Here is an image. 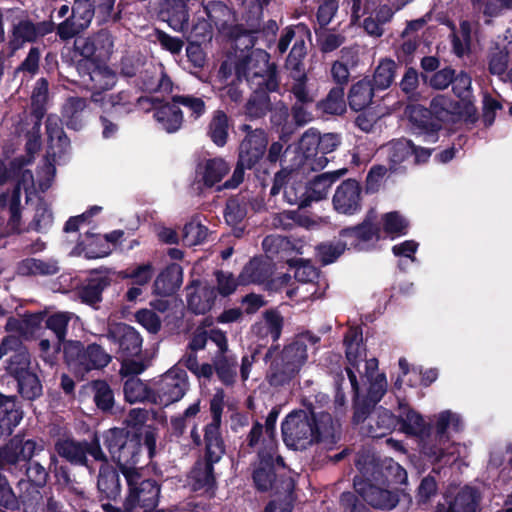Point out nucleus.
<instances>
[{"label": "nucleus", "mask_w": 512, "mask_h": 512, "mask_svg": "<svg viewBox=\"0 0 512 512\" xmlns=\"http://www.w3.org/2000/svg\"><path fill=\"white\" fill-rule=\"evenodd\" d=\"M23 414L15 400L0 394V437L10 435Z\"/></svg>", "instance_id": "obj_22"}, {"label": "nucleus", "mask_w": 512, "mask_h": 512, "mask_svg": "<svg viewBox=\"0 0 512 512\" xmlns=\"http://www.w3.org/2000/svg\"><path fill=\"white\" fill-rule=\"evenodd\" d=\"M283 318L276 311H267L264 314L263 321L254 327L257 334L261 336L271 335L276 341L281 334Z\"/></svg>", "instance_id": "obj_38"}, {"label": "nucleus", "mask_w": 512, "mask_h": 512, "mask_svg": "<svg viewBox=\"0 0 512 512\" xmlns=\"http://www.w3.org/2000/svg\"><path fill=\"white\" fill-rule=\"evenodd\" d=\"M345 345L348 361L346 372L356 397L366 391L369 401L378 402L386 392L387 381L385 375L378 372L377 359H366L362 335L357 329L347 333Z\"/></svg>", "instance_id": "obj_1"}, {"label": "nucleus", "mask_w": 512, "mask_h": 512, "mask_svg": "<svg viewBox=\"0 0 512 512\" xmlns=\"http://www.w3.org/2000/svg\"><path fill=\"white\" fill-rule=\"evenodd\" d=\"M301 174L298 171H281L276 174L271 194L276 195L284 186V197L290 204L298 207L308 206L306 185L299 181Z\"/></svg>", "instance_id": "obj_13"}, {"label": "nucleus", "mask_w": 512, "mask_h": 512, "mask_svg": "<svg viewBox=\"0 0 512 512\" xmlns=\"http://www.w3.org/2000/svg\"><path fill=\"white\" fill-rule=\"evenodd\" d=\"M334 182V177L330 174H321L316 176L306 185L308 204L311 201H319L325 198Z\"/></svg>", "instance_id": "obj_40"}, {"label": "nucleus", "mask_w": 512, "mask_h": 512, "mask_svg": "<svg viewBox=\"0 0 512 512\" xmlns=\"http://www.w3.org/2000/svg\"><path fill=\"white\" fill-rule=\"evenodd\" d=\"M398 417L401 430L406 434L422 436L428 429L423 417L406 404L399 405Z\"/></svg>", "instance_id": "obj_25"}, {"label": "nucleus", "mask_w": 512, "mask_h": 512, "mask_svg": "<svg viewBox=\"0 0 512 512\" xmlns=\"http://www.w3.org/2000/svg\"><path fill=\"white\" fill-rule=\"evenodd\" d=\"M105 443L112 456L118 463L121 471L125 467H132L136 463L138 444L135 441H127L123 430L114 428L105 434Z\"/></svg>", "instance_id": "obj_12"}, {"label": "nucleus", "mask_w": 512, "mask_h": 512, "mask_svg": "<svg viewBox=\"0 0 512 512\" xmlns=\"http://www.w3.org/2000/svg\"><path fill=\"white\" fill-rule=\"evenodd\" d=\"M255 269L256 263L254 262H250L248 265H246L241 274L239 275V282L235 279L232 273L217 271L215 273V276L218 293L221 296L226 297L233 294L236 291L239 283L247 284L250 282H254L256 278L252 275V273L254 272Z\"/></svg>", "instance_id": "obj_21"}, {"label": "nucleus", "mask_w": 512, "mask_h": 512, "mask_svg": "<svg viewBox=\"0 0 512 512\" xmlns=\"http://www.w3.org/2000/svg\"><path fill=\"white\" fill-rule=\"evenodd\" d=\"M188 389V376L185 370L173 367L157 381L151 402L167 406L179 401Z\"/></svg>", "instance_id": "obj_8"}, {"label": "nucleus", "mask_w": 512, "mask_h": 512, "mask_svg": "<svg viewBox=\"0 0 512 512\" xmlns=\"http://www.w3.org/2000/svg\"><path fill=\"white\" fill-rule=\"evenodd\" d=\"M43 448V444H38L34 440L14 437L0 450V467L15 464L21 460H29L37 451H41Z\"/></svg>", "instance_id": "obj_17"}, {"label": "nucleus", "mask_w": 512, "mask_h": 512, "mask_svg": "<svg viewBox=\"0 0 512 512\" xmlns=\"http://www.w3.org/2000/svg\"><path fill=\"white\" fill-rule=\"evenodd\" d=\"M336 424L328 413L293 411L282 423L283 441L287 447L302 450L317 441L332 443Z\"/></svg>", "instance_id": "obj_2"}, {"label": "nucleus", "mask_w": 512, "mask_h": 512, "mask_svg": "<svg viewBox=\"0 0 512 512\" xmlns=\"http://www.w3.org/2000/svg\"><path fill=\"white\" fill-rule=\"evenodd\" d=\"M238 75H244L248 82H252L261 87L264 82L268 90L274 88L273 76L275 67L269 62V54L261 49L254 50L237 67Z\"/></svg>", "instance_id": "obj_9"}, {"label": "nucleus", "mask_w": 512, "mask_h": 512, "mask_svg": "<svg viewBox=\"0 0 512 512\" xmlns=\"http://www.w3.org/2000/svg\"><path fill=\"white\" fill-rule=\"evenodd\" d=\"M154 117L162 129L168 133L176 132L183 121L182 112L174 100L172 103L158 107L154 112Z\"/></svg>", "instance_id": "obj_26"}, {"label": "nucleus", "mask_w": 512, "mask_h": 512, "mask_svg": "<svg viewBox=\"0 0 512 512\" xmlns=\"http://www.w3.org/2000/svg\"><path fill=\"white\" fill-rule=\"evenodd\" d=\"M362 188L356 180L343 181L335 190L333 208L340 214L354 215L361 209Z\"/></svg>", "instance_id": "obj_15"}, {"label": "nucleus", "mask_w": 512, "mask_h": 512, "mask_svg": "<svg viewBox=\"0 0 512 512\" xmlns=\"http://www.w3.org/2000/svg\"><path fill=\"white\" fill-rule=\"evenodd\" d=\"M85 100L77 97L69 98L62 109V120L68 128L80 130L85 123Z\"/></svg>", "instance_id": "obj_27"}, {"label": "nucleus", "mask_w": 512, "mask_h": 512, "mask_svg": "<svg viewBox=\"0 0 512 512\" xmlns=\"http://www.w3.org/2000/svg\"><path fill=\"white\" fill-rule=\"evenodd\" d=\"M94 393V401L101 410H109L114 403L113 392L107 383L103 381H95L90 386Z\"/></svg>", "instance_id": "obj_47"}, {"label": "nucleus", "mask_w": 512, "mask_h": 512, "mask_svg": "<svg viewBox=\"0 0 512 512\" xmlns=\"http://www.w3.org/2000/svg\"><path fill=\"white\" fill-rule=\"evenodd\" d=\"M73 317V314L67 312H59L51 315L47 321L46 325L49 329H51L57 336L58 342L64 340L66 336V328L68 322Z\"/></svg>", "instance_id": "obj_52"}, {"label": "nucleus", "mask_w": 512, "mask_h": 512, "mask_svg": "<svg viewBox=\"0 0 512 512\" xmlns=\"http://www.w3.org/2000/svg\"><path fill=\"white\" fill-rule=\"evenodd\" d=\"M216 299L215 289L204 285L188 293V307L196 314H205L214 305Z\"/></svg>", "instance_id": "obj_28"}, {"label": "nucleus", "mask_w": 512, "mask_h": 512, "mask_svg": "<svg viewBox=\"0 0 512 512\" xmlns=\"http://www.w3.org/2000/svg\"><path fill=\"white\" fill-rule=\"evenodd\" d=\"M281 466H283V461L277 453V443L271 440L258 452V461L253 471V479L257 488L263 491L271 488L276 469Z\"/></svg>", "instance_id": "obj_10"}, {"label": "nucleus", "mask_w": 512, "mask_h": 512, "mask_svg": "<svg viewBox=\"0 0 512 512\" xmlns=\"http://www.w3.org/2000/svg\"><path fill=\"white\" fill-rule=\"evenodd\" d=\"M97 487L102 498L115 499L119 495V477L112 467L106 464L100 467Z\"/></svg>", "instance_id": "obj_29"}, {"label": "nucleus", "mask_w": 512, "mask_h": 512, "mask_svg": "<svg viewBox=\"0 0 512 512\" xmlns=\"http://www.w3.org/2000/svg\"><path fill=\"white\" fill-rule=\"evenodd\" d=\"M121 275L123 278L131 279L133 285L144 286L151 280L153 269L151 265L143 264L136 268L125 270L121 272Z\"/></svg>", "instance_id": "obj_54"}, {"label": "nucleus", "mask_w": 512, "mask_h": 512, "mask_svg": "<svg viewBox=\"0 0 512 512\" xmlns=\"http://www.w3.org/2000/svg\"><path fill=\"white\" fill-rule=\"evenodd\" d=\"M396 63L391 59H383L378 64L374 73V85L378 89L388 88L394 81Z\"/></svg>", "instance_id": "obj_42"}, {"label": "nucleus", "mask_w": 512, "mask_h": 512, "mask_svg": "<svg viewBox=\"0 0 512 512\" xmlns=\"http://www.w3.org/2000/svg\"><path fill=\"white\" fill-rule=\"evenodd\" d=\"M175 103L177 105H183L191 112V116L194 118L199 117L204 113L205 105L204 102L200 98H194L190 96H176L174 97Z\"/></svg>", "instance_id": "obj_63"}, {"label": "nucleus", "mask_w": 512, "mask_h": 512, "mask_svg": "<svg viewBox=\"0 0 512 512\" xmlns=\"http://www.w3.org/2000/svg\"><path fill=\"white\" fill-rule=\"evenodd\" d=\"M172 83L170 79L163 73L161 68L155 69L152 76L143 80V88L148 92L171 90Z\"/></svg>", "instance_id": "obj_51"}, {"label": "nucleus", "mask_w": 512, "mask_h": 512, "mask_svg": "<svg viewBox=\"0 0 512 512\" xmlns=\"http://www.w3.org/2000/svg\"><path fill=\"white\" fill-rule=\"evenodd\" d=\"M20 344L18 337L10 335L4 338L0 345V359L7 355L9 351H15L7 366L9 373L15 377L30 371L29 354Z\"/></svg>", "instance_id": "obj_19"}, {"label": "nucleus", "mask_w": 512, "mask_h": 512, "mask_svg": "<svg viewBox=\"0 0 512 512\" xmlns=\"http://www.w3.org/2000/svg\"><path fill=\"white\" fill-rule=\"evenodd\" d=\"M44 24L35 26L29 21H20L13 29V44L16 47L21 46L25 42H32L39 36H43L49 32Z\"/></svg>", "instance_id": "obj_31"}, {"label": "nucleus", "mask_w": 512, "mask_h": 512, "mask_svg": "<svg viewBox=\"0 0 512 512\" xmlns=\"http://www.w3.org/2000/svg\"><path fill=\"white\" fill-rule=\"evenodd\" d=\"M136 321L147 331L156 333L161 326V322L157 314L148 309H142L135 315Z\"/></svg>", "instance_id": "obj_60"}, {"label": "nucleus", "mask_w": 512, "mask_h": 512, "mask_svg": "<svg viewBox=\"0 0 512 512\" xmlns=\"http://www.w3.org/2000/svg\"><path fill=\"white\" fill-rule=\"evenodd\" d=\"M382 225L384 232L391 238L406 234L408 228L407 220L398 212L384 214Z\"/></svg>", "instance_id": "obj_44"}, {"label": "nucleus", "mask_w": 512, "mask_h": 512, "mask_svg": "<svg viewBox=\"0 0 512 512\" xmlns=\"http://www.w3.org/2000/svg\"><path fill=\"white\" fill-rule=\"evenodd\" d=\"M212 463H198L190 474V484L195 491L210 492L214 486Z\"/></svg>", "instance_id": "obj_34"}, {"label": "nucleus", "mask_w": 512, "mask_h": 512, "mask_svg": "<svg viewBox=\"0 0 512 512\" xmlns=\"http://www.w3.org/2000/svg\"><path fill=\"white\" fill-rule=\"evenodd\" d=\"M18 381L19 392L27 399H33L41 394V384L32 372H26L15 377Z\"/></svg>", "instance_id": "obj_46"}, {"label": "nucleus", "mask_w": 512, "mask_h": 512, "mask_svg": "<svg viewBox=\"0 0 512 512\" xmlns=\"http://www.w3.org/2000/svg\"><path fill=\"white\" fill-rule=\"evenodd\" d=\"M318 276L316 268L309 263L299 264L295 269V278L301 284L295 289L288 291L287 294L290 297L294 294H299L303 300L312 296L315 292V284L313 282Z\"/></svg>", "instance_id": "obj_23"}, {"label": "nucleus", "mask_w": 512, "mask_h": 512, "mask_svg": "<svg viewBox=\"0 0 512 512\" xmlns=\"http://www.w3.org/2000/svg\"><path fill=\"white\" fill-rule=\"evenodd\" d=\"M27 477L36 487H42L46 484L48 473L38 462H32L27 468Z\"/></svg>", "instance_id": "obj_64"}, {"label": "nucleus", "mask_w": 512, "mask_h": 512, "mask_svg": "<svg viewBox=\"0 0 512 512\" xmlns=\"http://www.w3.org/2000/svg\"><path fill=\"white\" fill-rule=\"evenodd\" d=\"M123 475L129 486V494L125 500V511L130 512L137 506L145 511L154 509L158 504L160 489L155 481L143 479L139 469L125 467Z\"/></svg>", "instance_id": "obj_4"}, {"label": "nucleus", "mask_w": 512, "mask_h": 512, "mask_svg": "<svg viewBox=\"0 0 512 512\" xmlns=\"http://www.w3.org/2000/svg\"><path fill=\"white\" fill-rule=\"evenodd\" d=\"M354 487L365 501L377 508L392 509L399 501L396 493L382 489L361 478L354 480Z\"/></svg>", "instance_id": "obj_18"}, {"label": "nucleus", "mask_w": 512, "mask_h": 512, "mask_svg": "<svg viewBox=\"0 0 512 512\" xmlns=\"http://www.w3.org/2000/svg\"><path fill=\"white\" fill-rule=\"evenodd\" d=\"M1 201L8 205L10 214V225L12 229H16L20 222V190L15 189L11 195L3 196Z\"/></svg>", "instance_id": "obj_57"}, {"label": "nucleus", "mask_w": 512, "mask_h": 512, "mask_svg": "<svg viewBox=\"0 0 512 512\" xmlns=\"http://www.w3.org/2000/svg\"><path fill=\"white\" fill-rule=\"evenodd\" d=\"M124 232L122 230H115L106 235L98 236L96 238H92L93 241L99 243L100 247L97 249L87 248L85 252V257L89 259L101 258L108 256L115 245L120 241L123 237Z\"/></svg>", "instance_id": "obj_33"}, {"label": "nucleus", "mask_w": 512, "mask_h": 512, "mask_svg": "<svg viewBox=\"0 0 512 512\" xmlns=\"http://www.w3.org/2000/svg\"><path fill=\"white\" fill-rule=\"evenodd\" d=\"M307 360V347L297 340L286 346L271 366L269 381L272 385H282L294 377Z\"/></svg>", "instance_id": "obj_7"}, {"label": "nucleus", "mask_w": 512, "mask_h": 512, "mask_svg": "<svg viewBox=\"0 0 512 512\" xmlns=\"http://www.w3.org/2000/svg\"><path fill=\"white\" fill-rule=\"evenodd\" d=\"M22 272L40 275H51L58 271L55 263H48L38 259H27L21 266Z\"/></svg>", "instance_id": "obj_55"}, {"label": "nucleus", "mask_w": 512, "mask_h": 512, "mask_svg": "<svg viewBox=\"0 0 512 512\" xmlns=\"http://www.w3.org/2000/svg\"><path fill=\"white\" fill-rule=\"evenodd\" d=\"M165 10L169 26L175 31L183 32L188 26L185 0H167Z\"/></svg>", "instance_id": "obj_32"}, {"label": "nucleus", "mask_w": 512, "mask_h": 512, "mask_svg": "<svg viewBox=\"0 0 512 512\" xmlns=\"http://www.w3.org/2000/svg\"><path fill=\"white\" fill-rule=\"evenodd\" d=\"M109 337L119 346V357H134L140 354L142 338L131 326L115 324L109 330Z\"/></svg>", "instance_id": "obj_16"}, {"label": "nucleus", "mask_w": 512, "mask_h": 512, "mask_svg": "<svg viewBox=\"0 0 512 512\" xmlns=\"http://www.w3.org/2000/svg\"><path fill=\"white\" fill-rule=\"evenodd\" d=\"M229 171V164L222 158L208 159L200 168L204 184L210 187L220 182Z\"/></svg>", "instance_id": "obj_30"}, {"label": "nucleus", "mask_w": 512, "mask_h": 512, "mask_svg": "<svg viewBox=\"0 0 512 512\" xmlns=\"http://www.w3.org/2000/svg\"><path fill=\"white\" fill-rule=\"evenodd\" d=\"M346 244L337 242L336 244H321L317 247V257L324 264L334 262L345 250Z\"/></svg>", "instance_id": "obj_56"}, {"label": "nucleus", "mask_w": 512, "mask_h": 512, "mask_svg": "<svg viewBox=\"0 0 512 512\" xmlns=\"http://www.w3.org/2000/svg\"><path fill=\"white\" fill-rule=\"evenodd\" d=\"M433 422L436 443L424 445L423 453L432 462L452 464L458 459L461 446L449 440L452 433L463 429L462 418L456 412L444 410L434 415Z\"/></svg>", "instance_id": "obj_3"}, {"label": "nucleus", "mask_w": 512, "mask_h": 512, "mask_svg": "<svg viewBox=\"0 0 512 512\" xmlns=\"http://www.w3.org/2000/svg\"><path fill=\"white\" fill-rule=\"evenodd\" d=\"M92 98L94 102H99L104 110H113L116 114H121L122 107L128 103L127 95L125 93L109 96L105 95L102 97H98V94L94 93Z\"/></svg>", "instance_id": "obj_53"}, {"label": "nucleus", "mask_w": 512, "mask_h": 512, "mask_svg": "<svg viewBox=\"0 0 512 512\" xmlns=\"http://www.w3.org/2000/svg\"><path fill=\"white\" fill-rule=\"evenodd\" d=\"M306 54L305 43L303 39H298L295 41L288 59H287V67L294 70L296 73L301 72L302 59Z\"/></svg>", "instance_id": "obj_59"}, {"label": "nucleus", "mask_w": 512, "mask_h": 512, "mask_svg": "<svg viewBox=\"0 0 512 512\" xmlns=\"http://www.w3.org/2000/svg\"><path fill=\"white\" fill-rule=\"evenodd\" d=\"M228 130L229 124L227 116L223 112L217 111L209 125V135L212 141L217 146H224L228 138Z\"/></svg>", "instance_id": "obj_41"}, {"label": "nucleus", "mask_w": 512, "mask_h": 512, "mask_svg": "<svg viewBox=\"0 0 512 512\" xmlns=\"http://www.w3.org/2000/svg\"><path fill=\"white\" fill-rule=\"evenodd\" d=\"M215 369L219 379L225 385H231L236 378V360L221 356L215 362Z\"/></svg>", "instance_id": "obj_50"}, {"label": "nucleus", "mask_w": 512, "mask_h": 512, "mask_svg": "<svg viewBox=\"0 0 512 512\" xmlns=\"http://www.w3.org/2000/svg\"><path fill=\"white\" fill-rule=\"evenodd\" d=\"M53 221V216L49 208L45 204H40L35 213L32 227L38 232L46 230Z\"/></svg>", "instance_id": "obj_62"}, {"label": "nucleus", "mask_w": 512, "mask_h": 512, "mask_svg": "<svg viewBox=\"0 0 512 512\" xmlns=\"http://www.w3.org/2000/svg\"><path fill=\"white\" fill-rule=\"evenodd\" d=\"M319 108L327 114L340 115L345 109L344 90L342 87L333 88L326 99L322 101Z\"/></svg>", "instance_id": "obj_43"}, {"label": "nucleus", "mask_w": 512, "mask_h": 512, "mask_svg": "<svg viewBox=\"0 0 512 512\" xmlns=\"http://www.w3.org/2000/svg\"><path fill=\"white\" fill-rule=\"evenodd\" d=\"M64 355L70 370L81 377L92 369L107 366L111 361V356L96 344L83 348L79 342H68L64 346Z\"/></svg>", "instance_id": "obj_5"}, {"label": "nucleus", "mask_w": 512, "mask_h": 512, "mask_svg": "<svg viewBox=\"0 0 512 512\" xmlns=\"http://www.w3.org/2000/svg\"><path fill=\"white\" fill-rule=\"evenodd\" d=\"M268 107L267 96L264 93H260L249 100L246 106V112L250 117L257 118L264 115Z\"/></svg>", "instance_id": "obj_61"}, {"label": "nucleus", "mask_w": 512, "mask_h": 512, "mask_svg": "<svg viewBox=\"0 0 512 512\" xmlns=\"http://www.w3.org/2000/svg\"><path fill=\"white\" fill-rule=\"evenodd\" d=\"M183 282V270L178 264L169 265L155 280V290L159 294L169 295L175 292Z\"/></svg>", "instance_id": "obj_24"}, {"label": "nucleus", "mask_w": 512, "mask_h": 512, "mask_svg": "<svg viewBox=\"0 0 512 512\" xmlns=\"http://www.w3.org/2000/svg\"><path fill=\"white\" fill-rule=\"evenodd\" d=\"M342 237H353L358 243L354 245L359 249H364L368 242L380 239L379 232L372 226L369 221L363 222L361 225L353 228L345 229L341 232Z\"/></svg>", "instance_id": "obj_35"}, {"label": "nucleus", "mask_w": 512, "mask_h": 512, "mask_svg": "<svg viewBox=\"0 0 512 512\" xmlns=\"http://www.w3.org/2000/svg\"><path fill=\"white\" fill-rule=\"evenodd\" d=\"M373 89L368 81H359L352 86L349 94V104L354 110H362L372 100Z\"/></svg>", "instance_id": "obj_37"}, {"label": "nucleus", "mask_w": 512, "mask_h": 512, "mask_svg": "<svg viewBox=\"0 0 512 512\" xmlns=\"http://www.w3.org/2000/svg\"><path fill=\"white\" fill-rule=\"evenodd\" d=\"M89 78L93 83L91 89H109L115 84V74L107 67H95L90 73Z\"/></svg>", "instance_id": "obj_49"}, {"label": "nucleus", "mask_w": 512, "mask_h": 512, "mask_svg": "<svg viewBox=\"0 0 512 512\" xmlns=\"http://www.w3.org/2000/svg\"><path fill=\"white\" fill-rule=\"evenodd\" d=\"M381 152L386 155L392 167L405 161L413 160L414 163L425 162L431 155L426 148H416L410 140L397 139L382 147Z\"/></svg>", "instance_id": "obj_14"}, {"label": "nucleus", "mask_w": 512, "mask_h": 512, "mask_svg": "<svg viewBox=\"0 0 512 512\" xmlns=\"http://www.w3.org/2000/svg\"><path fill=\"white\" fill-rule=\"evenodd\" d=\"M207 237V228L200 222L192 220L184 226L182 241L187 246L201 244Z\"/></svg>", "instance_id": "obj_48"}, {"label": "nucleus", "mask_w": 512, "mask_h": 512, "mask_svg": "<svg viewBox=\"0 0 512 512\" xmlns=\"http://www.w3.org/2000/svg\"><path fill=\"white\" fill-rule=\"evenodd\" d=\"M458 111L459 107L456 103L446 96L439 95L432 100L430 111L421 106H412L409 110V117L420 127L426 128L429 124L428 115L434 116L439 121L448 122L454 121Z\"/></svg>", "instance_id": "obj_11"}, {"label": "nucleus", "mask_w": 512, "mask_h": 512, "mask_svg": "<svg viewBox=\"0 0 512 512\" xmlns=\"http://www.w3.org/2000/svg\"><path fill=\"white\" fill-rule=\"evenodd\" d=\"M106 283L104 280H93L80 291V297L87 304H95L100 300L101 293Z\"/></svg>", "instance_id": "obj_58"}, {"label": "nucleus", "mask_w": 512, "mask_h": 512, "mask_svg": "<svg viewBox=\"0 0 512 512\" xmlns=\"http://www.w3.org/2000/svg\"><path fill=\"white\" fill-rule=\"evenodd\" d=\"M319 133L314 129L307 130L298 142V151L301 153L302 160H309L319 152Z\"/></svg>", "instance_id": "obj_45"}, {"label": "nucleus", "mask_w": 512, "mask_h": 512, "mask_svg": "<svg viewBox=\"0 0 512 512\" xmlns=\"http://www.w3.org/2000/svg\"><path fill=\"white\" fill-rule=\"evenodd\" d=\"M152 394L153 391H150L148 386L138 378H129L124 384L125 399L130 403L151 402Z\"/></svg>", "instance_id": "obj_39"}, {"label": "nucleus", "mask_w": 512, "mask_h": 512, "mask_svg": "<svg viewBox=\"0 0 512 512\" xmlns=\"http://www.w3.org/2000/svg\"><path fill=\"white\" fill-rule=\"evenodd\" d=\"M55 449L57 453L74 464H84L86 456V446L70 439L59 440Z\"/></svg>", "instance_id": "obj_36"}, {"label": "nucleus", "mask_w": 512, "mask_h": 512, "mask_svg": "<svg viewBox=\"0 0 512 512\" xmlns=\"http://www.w3.org/2000/svg\"><path fill=\"white\" fill-rule=\"evenodd\" d=\"M441 511L444 512H475L476 494L470 488L450 491L440 504Z\"/></svg>", "instance_id": "obj_20"}, {"label": "nucleus", "mask_w": 512, "mask_h": 512, "mask_svg": "<svg viewBox=\"0 0 512 512\" xmlns=\"http://www.w3.org/2000/svg\"><path fill=\"white\" fill-rule=\"evenodd\" d=\"M267 143L268 140L264 131L256 129L249 133L240 144L238 164L231 178L223 184L222 188L234 189L238 187L244 179V169L251 168L259 161L265 152Z\"/></svg>", "instance_id": "obj_6"}]
</instances>
